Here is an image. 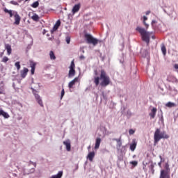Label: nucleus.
Listing matches in <instances>:
<instances>
[{"mask_svg": "<svg viewBox=\"0 0 178 178\" xmlns=\"http://www.w3.org/2000/svg\"><path fill=\"white\" fill-rule=\"evenodd\" d=\"M136 31L140 34L143 41H145L147 44H149V37H151V33L145 31L144 28L140 26L136 27Z\"/></svg>", "mask_w": 178, "mask_h": 178, "instance_id": "nucleus-1", "label": "nucleus"}, {"mask_svg": "<svg viewBox=\"0 0 178 178\" xmlns=\"http://www.w3.org/2000/svg\"><path fill=\"white\" fill-rule=\"evenodd\" d=\"M5 48L7 51L8 55H10L12 54V46H10L9 44H6Z\"/></svg>", "mask_w": 178, "mask_h": 178, "instance_id": "nucleus-16", "label": "nucleus"}, {"mask_svg": "<svg viewBox=\"0 0 178 178\" xmlns=\"http://www.w3.org/2000/svg\"><path fill=\"white\" fill-rule=\"evenodd\" d=\"M100 79L102 82L100 83V86L102 87H106L111 84V78L108 74H106V72L104 70H102L100 72Z\"/></svg>", "mask_w": 178, "mask_h": 178, "instance_id": "nucleus-3", "label": "nucleus"}, {"mask_svg": "<svg viewBox=\"0 0 178 178\" xmlns=\"http://www.w3.org/2000/svg\"><path fill=\"white\" fill-rule=\"evenodd\" d=\"M27 175H30V172H28Z\"/></svg>", "mask_w": 178, "mask_h": 178, "instance_id": "nucleus-50", "label": "nucleus"}, {"mask_svg": "<svg viewBox=\"0 0 178 178\" xmlns=\"http://www.w3.org/2000/svg\"><path fill=\"white\" fill-rule=\"evenodd\" d=\"M162 138L168 139L169 138V135L166 134L165 131L161 132L160 129H156L154 136V143H159Z\"/></svg>", "mask_w": 178, "mask_h": 178, "instance_id": "nucleus-2", "label": "nucleus"}, {"mask_svg": "<svg viewBox=\"0 0 178 178\" xmlns=\"http://www.w3.org/2000/svg\"><path fill=\"white\" fill-rule=\"evenodd\" d=\"M80 7H81L80 3L76 4L73 7V8H72V13H73V15H74V13H77V12H79V10H80Z\"/></svg>", "mask_w": 178, "mask_h": 178, "instance_id": "nucleus-14", "label": "nucleus"}, {"mask_svg": "<svg viewBox=\"0 0 178 178\" xmlns=\"http://www.w3.org/2000/svg\"><path fill=\"white\" fill-rule=\"evenodd\" d=\"M94 83L96 86H99V76H96L94 78Z\"/></svg>", "mask_w": 178, "mask_h": 178, "instance_id": "nucleus-28", "label": "nucleus"}, {"mask_svg": "<svg viewBox=\"0 0 178 178\" xmlns=\"http://www.w3.org/2000/svg\"><path fill=\"white\" fill-rule=\"evenodd\" d=\"M8 60H9V58H8L7 56H4V57L2 58L1 62H3V63H6V62H8Z\"/></svg>", "mask_w": 178, "mask_h": 178, "instance_id": "nucleus-34", "label": "nucleus"}, {"mask_svg": "<svg viewBox=\"0 0 178 178\" xmlns=\"http://www.w3.org/2000/svg\"><path fill=\"white\" fill-rule=\"evenodd\" d=\"M10 3H12V5H19V3H17V1H11Z\"/></svg>", "mask_w": 178, "mask_h": 178, "instance_id": "nucleus-40", "label": "nucleus"}, {"mask_svg": "<svg viewBox=\"0 0 178 178\" xmlns=\"http://www.w3.org/2000/svg\"><path fill=\"white\" fill-rule=\"evenodd\" d=\"M91 148V146H88V149H90Z\"/></svg>", "mask_w": 178, "mask_h": 178, "instance_id": "nucleus-47", "label": "nucleus"}, {"mask_svg": "<svg viewBox=\"0 0 178 178\" xmlns=\"http://www.w3.org/2000/svg\"><path fill=\"white\" fill-rule=\"evenodd\" d=\"M155 23H156V22L155 20H152V24H155Z\"/></svg>", "mask_w": 178, "mask_h": 178, "instance_id": "nucleus-43", "label": "nucleus"}, {"mask_svg": "<svg viewBox=\"0 0 178 178\" xmlns=\"http://www.w3.org/2000/svg\"><path fill=\"white\" fill-rule=\"evenodd\" d=\"M31 19H33L34 22H38V20H40V17L38 16V15L34 14L32 16Z\"/></svg>", "mask_w": 178, "mask_h": 178, "instance_id": "nucleus-27", "label": "nucleus"}, {"mask_svg": "<svg viewBox=\"0 0 178 178\" xmlns=\"http://www.w3.org/2000/svg\"><path fill=\"white\" fill-rule=\"evenodd\" d=\"M33 94L35 95V98L38 104H39V105L41 106L42 108H43L44 104L42 103V99H41V97H40V95L37 94V90H33Z\"/></svg>", "mask_w": 178, "mask_h": 178, "instance_id": "nucleus-6", "label": "nucleus"}, {"mask_svg": "<svg viewBox=\"0 0 178 178\" xmlns=\"http://www.w3.org/2000/svg\"><path fill=\"white\" fill-rule=\"evenodd\" d=\"M4 12L5 13H8V15H10V17H13V10L4 8Z\"/></svg>", "mask_w": 178, "mask_h": 178, "instance_id": "nucleus-24", "label": "nucleus"}, {"mask_svg": "<svg viewBox=\"0 0 178 178\" xmlns=\"http://www.w3.org/2000/svg\"><path fill=\"white\" fill-rule=\"evenodd\" d=\"M60 26V20H58L56 22V24L54 25V28H53V30L54 31H56V29H59V26Z\"/></svg>", "mask_w": 178, "mask_h": 178, "instance_id": "nucleus-23", "label": "nucleus"}, {"mask_svg": "<svg viewBox=\"0 0 178 178\" xmlns=\"http://www.w3.org/2000/svg\"><path fill=\"white\" fill-rule=\"evenodd\" d=\"M150 13H151L150 11H147V12L146 13V15H149Z\"/></svg>", "mask_w": 178, "mask_h": 178, "instance_id": "nucleus-44", "label": "nucleus"}, {"mask_svg": "<svg viewBox=\"0 0 178 178\" xmlns=\"http://www.w3.org/2000/svg\"><path fill=\"white\" fill-rule=\"evenodd\" d=\"M36 65L37 64L35 63H31L30 64V66L31 67V73L32 75L34 74V72H35V66H36Z\"/></svg>", "mask_w": 178, "mask_h": 178, "instance_id": "nucleus-19", "label": "nucleus"}, {"mask_svg": "<svg viewBox=\"0 0 178 178\" xmlns=\"http://www.w3.org/2000/svg\"><path fill=\"white\" fill-rule=\"evenodd\" d=\"M31 170H32L31 173H33V172H34V168H32Z\"/></svg>", "mask_w": 178, "mask_h": 178, "instance_id": "nucleus-46", "label": "nucleus"}, {"mask_svg": "<svg viewBox=\"0 0 178 178\" xmlns=\"http://www.w3.org/2000/svg\"><path fill=\"white\" fill-rule=\"evenodd\" d=\"M101 138H97L95 140V149H98L99 148V145H101Z\"/></svg>", "mask_w": 178, "mask_h": 178, "instance_id": "nucleus-15", "label": "nucleus"}, {"mask_svg": "<svg viewBox=\"0 0 178 178\" xmlns=\"http://www.w3.org/2000/svg\"><path fill=\"white\" fill-rule=\"evenodd\" d=\"M113 141H116L117 145L120 147H122V138L120 137V138H113Z\"/></svg>", "mask_w": 178, "mask_h": 178, "instance_id": "nucleus-21", "label": "nucleus"}, {"mask_svg": "<svg viewBox=\"0 0 178 178\" xmlns=\"http://www.w3.org/2000/svg\"><path fill=\"white\" fill-rule=\"evenodd\" d=\"M14 24H16V26H19V24H20L22 17H20V15H19V13H17V12L14 13Z\"/></svg>", "mask_w": 178, "mask_h": 178, "instance_id": "nucleus-7", "label": "nucleus"}, {"mask_svg": "<svg viewBox=\"0 0 178 178\" xmlns=\"http://www.w3.org/2000/svg\"><path fill=\"white\" fill-rule=\"evenodd\" d=\"M167 80L170 83H178V80L173 76H168Z\"/></svg>", "mask_w": 178, "mask_h": 178, "instance_id": "nucleus-17", "label": "nucleus"}, {"mask_svg": "<svg viewBox=\"0 0 178 178\" xmlns=\"http://www.w3.org/2000/svg\"><path fill=\"white\" fill-rule=\"evenodd\" d=\"M131 165H133V166H137L138 165V162L134 161H131L130 162Z\"/></svg>", "mask_w": 178, "mask_h": 178, "instance_id": "nucleus-35", "label": "nucleus"}, {"mask_svg": "<svg viewBox=\"0 0 178 178\" xmlns=\"http://www.w3.org/2000/svg\"><path fill=\"white\" fill-rule=\"evenodd\" d=\"M0 116H3L5 119H9L10 115L8 113L3 111V110H0Z\"/></svg>", "mask_w": 178, "mask_h": 178, "instance_id": "nucleus-18", "label": "nucleus"}, {"mask_svg": "<svg viewBox=\"0 0 178 178\" xmlns=\"http://www.w3.org/2000/svg\"><path fill=\"white\" fill-rule=\"evenodd\" d=\"M95 74H97V71H95Z\"/></svg>", "mask_w": 178, "mask_h": 178, "instance_id": "nucleus-51", "label": "nucleus"}, {"mask_svg": "<svg viewBox=\"0 0 178 178\" xmlns=\"http://www.w3.org/2000/svg\"><path fill=\"white\" fill-rule=\"evenodd\" d=\"M153 40H155V36H152Z\"/></svg>", "mask_w": 178, "mask_h": 178, "instance_id": "nucleus-48", "label": "nucleus"}, {"mask_svg": "<svg viewBox=\"0 0 178 178\" xmlns=\"http://www.w3.org/2000/svg\"><path fill=\"white\" fill-rule=\"evenodd\" d=\"M136 148H137V141H136V139H134L132 140V143L130 144L129 149L132 152H134V151H136Z\"/></svg>", "mask_w": 178, "mask_h": 178, "instance_id": "nucleus-9", "label": "nucleus"}, {"mask_svg": "<svg viewBox=\"0 0 178 178\" xmlns=\"http://www.w3.org/2000/svg\"><path fill=\"white\" fill-rule=\"evenodd\" d=\"M31 6L35 8H38V6H40V3L38 1H35L31 5Z\"/></svg>", "mask_w": 178, "mask_h": 178, "instance_id": "nucleus-29", "label": "nucleus"}, {"mask_svg": "<svg viewBox=\"0 0 178 178\" xmlns=\"http://www.w3.org/2000/svg\"><path fill=\"white\" fill-rule=\"evenodd\" d=\"M76 67V65H74V60H73L71 62L70 66V71L68 73L69 77H73L76 74V70H74Z\"/></svg>", "mask_w": 178, "mask_h": 178, "instance_id": "nucleus-5", "label": "nucleus"}, {"mask_svg": "<svg viewBox=\"0 0 178 178\" xmlns=\"http://www.w3.org/2000/svg\"><path fill=\"white\" fill-rule=\"evenodd\" d=\"M66 42L67 44H70V37L67 36L66 38Z\"/></svg>", "mask_w": 178, "mask_h": 178, "instance_id": "nucleus-39", "label": "nucleus"}, {"mask_svg": "<svg viewBox=\"0 0 178 178\" xmlns=\"http://www.w3.org/2000/svg\"><path fill=\"white\" fill-rule=\"evenodd\" d=\"M27 73H29V69L24 67L23 70L20 71V76L22 79H24L26 76H27Z\"/></svg>", "mask_w": 178, "mask_h": 178, "instance_id": "nucleus-10", "label": "nucleus"}, {"mask_svg": "<svg viewBox=\"0 0 178 178\" xmlns=\"http://www.w3.org/2000/svg\"><path fill=\"white\" fill-rule=\"evenodd\" d=\"M129 133L130 134V136L134 134V133H136V131H134V129H129Z\"/></svg>", "mask_w": 178, "mask_h": 178, "instance_id": "nucleus-37", "label": "nucleus"}, {"mask_svg": "<svg viewBox=\"0 0 178 178\" xmlns=\"http://www.w3.org/2000/svg\"><path fill=\"white\" fill-rule=\"evenodd\" d=\"M159 178H170V172H168V171L161 170Z\"/></svg>", "mask_w": 178, "mask_h": 178, "instance_id": "nucleus-8", "label": "nucleus"}, {"mask_svg": "<svg viewBox=\"0 0 178 178\" xmlns=\"http://www.w3.org/2000/svg\"><path fill=\"white\" fill-rule=\"evenodd\" d=\"M159 166H161V163H159Z\"/></svg>", "mask_w": 178, "mask_h": 178, "instance_id": "nucleus-49", "label": "nucleus"}, {"mask_svg": "<svg viewBox=\"0 0 178 178\" xmlns=\"http://www.w3.org/2000/svg\"><path fill=\"white\" fill-rule=\"evenodd\" d=\"M77 81H79V77H75L72 81H71L69 83V84H68L69 88H73V86H74V84H76V83H77Z\"/></svg>", "mask_w": 178, "mask_h": 178, "instance_id": "nucleus-12", "label": "nucleus"}, {"mask_svg": "<svg viewBox=\"0 0 178 178\" xmlns=\"http://www.w3.org/2000/svg\"><path fill=\"white\" fill-rule=\"evenodd\" d=\"M85 38L88 44H92V45H97V44H98V39L95 38L90 34H86Z\"/></svg>", "mask_w": 178, "mask_h": 178, "instance_id": "nucleus-4", "label": "nucleus"}, {"mask_svg": "<svg viewBox=\"0 0 178 178\" xmlns=\"http://www.w3.org/2000/svg\"><path fill=\"white\" fill-rule=\"evenodd\" d=\"M63 95H65V89L63 88L61 90V95H60V98H63Z\"/></svg>", "mask_w": 178, "mask_h": 178, "instance_id": "nucleus-36", "label": "nucleus"}, {"mask_svg": "<svg viewBox=\"0 0 178 178\" xmlns=\"http://www.w3.org/2000/svg\"><path fill=\"white\" fill-rule=\"evenodd\" d=\"M45 31H46L45 29H44V30H43V32H42L43 34H45Z\"/></svg>", "mask_w": 178, "mask_h": 178, "instance_id": "nucleus-45", "label": "nucleus"}, {"mask_svg": "<svg viewBox=\"0 0 178 178\" xmlns=\"http://www.w3.org/2000/svg\"><path fill=\"white\" fill-rule=\"evenodd\" d=\"M49 56L51 60H55V59H56V56H55V54L52 51L49 52Z\"/></svg>", "mask_w": 178, "mask_h": 178, "instance_id": "nucleus-25", "label": "nucleus"}, {"mask_svg": "<svg viewBox=\"0 0 178 178\" xmlns=\"http://www.w3.org/2000/svg\"><path fill=\"white\" fill-rule=\"evenodd\" d=\"M79 58L81 60H83V59H85V57H84V56L82 55V56H80Z\"/></svg>", "mask_w": 178, "mask_h": 178, "instance_id": "nucleus-41", "label": "nucleus"}, {"mask_svg": "<svg viewBox=\"0 0 178 178\" xmlns=\"http://www.w3.org/2000/svg\"><path fill=\"white\" fill-rule=\"evenodd\" d=\"M54 43L56 44V45H59V44H60V40H59V39H56L54 40Z\"/></svg>", "mask_w": 178, "mask_h": 178, "instance_id": "nucleus-38", "label": "nucleus"}, {"mask_svg": "<svg viewBox=\"0 0 178 178\" xmlns=\"http://www.w3.org/2000/svg\"><path fill=\"white\" fill-rule=\"evenodd\" d=\"M164 168L165 169V170H164L165 172H168L170 173V168H169L168 163H165Z\"/></svg>", "mask_w": 178, "mask_h": 178, "instance_id": "nucleus-30", "label": "nucleus"}, {"mask_svg": "<svg viewBox=\"0 0 178 178\" xmlns=\"http://www.w3.org/2000/svg\"><path fill=\"white\" fill-rule=\"evenodd\" d=\"M94 158H95V152H89L87 156V159H89L90 162H92V161H94Z\"/></svg>", "mask_w": 178, "mask_h": 178, "instance_id": "nucleus-11", "label": "nucleus"}, {"mask_svg": "<svg viewBox=\"0 0 178 178\" xmlns=\"http://www.w3.org/2000/svg\"><path fill=\"white\" fill-rule=\"evenodd\" d=\"M63 176V171H59L56 175H52L51 178H61Z\"/></svg>", "mask_w": 178, "mask_h": 178, "instance_id": "nucleus-22", "label": "nucleus"}, {"mask_svg": "<svg viewBox=\"0 0 178 178\" xmlns=\"http://www.w3.org/2000/svg\"><path fill=\"white\" fill-rule=\"evenodd\" d=\"M15 66L17 67V70H20V62L17 61L15 63Z\"/></svg>", "mask_w": 178, "mask_h": 178, "instance_id": "nucleus-32", "label": "nucleus"}, {"mask_svg": "<svg viewBox=\"0 0 178 178\" xmlns=\"http://www.w3.org/2000/svg\"><path fill=\"white\" fill-rule=\"evenodd\" d=\"M31 163H32V165H34L35 168V166H37V163H33V162L31 161Z\"/></svg>", "mask_w": 178, "mask_h": 178, "instance_id": "nucleus-42", "label": "nucleus"}, {"mask_svg": "<svg viewBox=\"0 0 178 178\" xmlns=\"http://www.w3.org/2000/svg\"><path fill=\"white\" fill-rule=\"evenodd\" d=\"M157 109L156 108H153L152 110H151V112L149 113V116L151 118V119H155V116L156 115V112H157Z\"/></svg>", "mask_w": 178, "mask_h": 178, "instance_id": "nucleus-13", "label": "nucleus"}, {"mask_svg": "<svg viewBox=\"0 0 178 178\" xmlns=\"http://www.w3.org/2000/svg\"><path fill=\"white\" fill-rule=\"evenodd\" d=\"M146 20H148V18L146 16L143 17V24L147 29H148V24L145 22Z\"/></svg>", "mask_w": 178, "mask_h": 178, "instance_id": "nucleus-31", "label": "nucleus"}, {"mask_svg": "<svg viewBox=\"0 0 178 178\" xmlns=\"http://www.w3.org/2000/svg\"><path fill=\"white\" fill-rule=\"evenodd\" d=\"M161 51H162V52H163V54L164 55L166 54V47H165V45H163V46L161 47Z\"/></svg>", "mask_w": 178, "mask_h": 178, "instance_id": "nucleus-33", "label": "nucleus"}, {"mask_svg": "<svg viewBox=\"0 0 178 178\" xmlns=\"http://www.w3.org/2000/svg\"><path fill=\"white\" fill-rule=\"evenodd\" d=\"M63 144L65 146H66L67 151H70L71 149L70 141L69 140L64 141Z\"/></svg>", "mask_w": 178, "mask_h": 178, "instance_id": "nucleus-20", "label": "nucleus"}, {"mask_svg": "<svg viewBox=\"0 0 178 178\" xmlns=\"http://www.w3.org/2000/svg\"><path fill=\"white\" fill-rule=\"evenodd\" d=\"M165 106L168 108H174V106H176V104L169 102L165 104Z\"/></svg>", "mask_w": 178, "mask_h": 178, "instance_id": "nucleus-26", "label": "nucleus"}]
</instances>
